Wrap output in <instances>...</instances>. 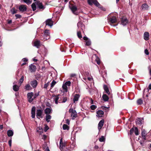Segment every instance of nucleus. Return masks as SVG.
<instances>
[{
	"label": "nucleus",
	"instance_id": "nucleus-63",
	"mask_svg": "<svg viewBox=\"0 0 151 151\" xmlns=\"http://www.w3.org/2000/svg\"><path fill=\"white\" fill-rule=\"evenodd\" d=\"M148 89L149 90L151 89V84H150L148 86Z\"/></svg>",
	"mask_w": 151,
	"mask_h": 151
},
{
	"label": "nucleus",
	"instance_id": "nucleus-56",
	"mask_svg": "<svg viewBox=\"0 0 151 151\" xmlns=\"http://www.w3.org/2000/svg\"><path fill=\"white\" fill-rule=\"evenodd\" d=\"M67 98L66 97H64L63 99V101L62 102L63 103H64L65 102H66V101H67Z\"/></svg>",
	"mask_w": 151,
	"mask_h": 151
},
{
	"label": "nucleus",
	"instance_id": "nucleus-36",
	"mask_svg": "<svg viewBox=\"0 0 151 151\" xmlns=\"http://www.w3.org/2000/svg\"><path fill=\"white\" fill-rule=\"evenodd\" d=\"M99 141L100 142H103L105 141V138L104 136H101L99 139Z\"/></svg>",
	"mask_w": 151,
	"mask_h": 151
},
{
	"label": "nucleus",
	"instance_id": "nucleus-51",
	"mask_svg": "<svg viewBox=\"0 0 151 151\" xmlns=\"http://www.w3.org/2000/svg\"><path fill=\"white\" fill-rule=\"evenodd\" d=\"M134 132V129L133 128H132L130 130L129 134L130 135H132Z\"/></svg>",
	"mask_w": 151,
	"mask_h": 151
},
{
	"label": "nucleus",
	"instance_id": "nucleus-59",
	"mask_svg": "<svg viewBox=\"0 0 151 151\" xmlns=\"http://www.w3.org/2000/svg\"><path fill=\"white\" fill-rule=\"evenodd\" d=\"M66 123L68 124H69L70 123V121L68 119H67L66 120Z\"/></svg>",
	"mask_w": 151,
	"mask_h": 151
},
{
	"label": "nucleus",
	"instance_id": "nucleus-9",
	"mask_svg": "<svg viewBox=\"0 0 151 151\" xmlns=\"http://www.w3.org/2000/svg\"><path fill=\"white\" fill-rule=\"evenodd\" d=\"M45 23L46 25H48L50 27L53 25V22L51 19H47L45 22Z\"/></svg>",
	"mask_w": 151,
	"mask_h": 151
},
{
	"label": "nucleus",
	"instance_id": "nucleus-6",
	"mask_svg": "<svg viewBox=\"0 0 151 151\" xmlns=\"http://www.w3.org/2000/svg\"><path fill=\"white\" fill-rule=\"evenodd\" d=\"M44 116L42 110L41 109H38L37 111L36 116H39L40 118H43Z\"/></svg>",
	"mask_w": 151,
	"mask_h": 151
},
{
	"label": "nucleus",
	"instance_id": "nucleus-43",
	"mask_svg": "<svg viewBox=\"0 0 151 151\" xmlns=\"http://www.w3.org/2000/svg\"><path fill=\"white\" fill-rule=\"evenodd\" d=\"M62 88L64 90L67 91V87L66 85L65 84V83L64 84H63L62 86Z\"/></svg>",
	"mask_w": 151,
	"mask_h": 151
},
{
	"label": "nucleus",
	"instance_id": "nucleus-39",
	"mask_svg": "<svg viewBox=\"0 0 151 151\" xmlns=\"http://www.w3.org/2000/svg\"><path fill=\"white\" fill-rule=\"evenodd\" d=\"M32 7L33 11L35 10L36 9V6L35 3H33L32 4Z\"/></svg>",
	"mask_w": 151,
	"mask_h": 151
},
{
	"label": "nucleus",
	"instance_id": "nucleus-19",
	"mask_svg": "<svg viewBox=\"0 0 151 151\" xmlns=\"http://www.w3.org/2000/svg\"><path fill=\"white\" fill-rule=\"evenodd\" d=\"M104 123V120H101L98 124V129L100 130L103 127Z\"/></svg>",
	"mask_w": 151,
	"mask_h": 151
},
{
	"label": "nucleus",
	"instance_id": "nucleus-11",
	"mask_svg": "<svg viewBox=\"0 0 151 151\" xmlns=\"http://www.w3.org/2000/svg\"><path fill=\"white\" fill-rule=\"evenodd\" d=\"M52 112V109L51 108H46L45 110V113L46 114H51Z\"/></svg>",
	"mask_w": 151,
	"mask_h": 151
},
{
	"label": "nucleus",
	"instance_id": "nucleus-3",
	"mask_svg": "<svg viewBox=\"0 0 151 151\" xmlns=\"http://www.w3.org/2000/svg\"><path fill=\"white\" fill-rule=\"evenodd\" d=\"M116 22L117 19L115 17L113 16L111 18L109 19V22L111 26L114 27H115L118 25V24L115 25H113L112 24L116 23Z\"/></svg>",
	"mask_w": 151,
	"mask_h": 151
},
{
	"label": "nucleus",
	"instance_id": "nucleus-5",
	"mask_svg": "<svg viewBox=\"0 0 151 151\" xmlns=\"http://www.w3.org/2000/svg\"><path fill=\"white\" fill-rule=\"evenodd\" d=\"M27 99L28 101L31 102L34 100L33 98V92L29 93L27 94Z\"/></svg>",
	"mask_w": 151,
	"mask_h": 151
},
{
	"label": "nucleus",
	"instance_id": "nucleus-53",
	"mask_svg": "<svg viewBox=\"0 0 151 151\" xmlns=\"http://www.w3.org/2000/svg\"><path fill=\"white\" fill-rule=\"evenodd\" d=\"M15 16L16 17V19L18 18H20L21 17V16L19 14H16Z\"/></svg>",
	"mask_w": 151,
	"mask_h": 151
},
{
	"label": "nucleus",
	"instance_id": "nucleus-57",
	"mask_svg": "<svg viewBox=\"0 0 151 151\" xmlns=\"http://www.w3.org/2000/svg\"><path fill=\"white\" fill-rule=\"evenodd\" d=\"M48 83H47L46 84H45V85H44V88H47V87L48 85Z\"/></svg>",
	"mask_w": 151,
	"mask_h": 151
},
{
	"label": "nucleus",
	"instance_id": "nucleus-52",
	"mask_svg": "<svg viewBox=\"0 0 151 151\" xmlns=\"http://www.w3.org/2000/svg\"><path fill=\"white\" fill-rule=\"evenodd\" d=\"M94 4L98 7H99L100 6V4L96 0L95 2L94 3Z\"/></svg>",
	"mask_w": 151,
	"mask_h": 151
},
{
	"label": "nucleus",
	"instance_id": "nucleus-35",
	"mask_svg": "<svg viewBox=\"0 0 151 151\" xmlns=\"http://www.w3.org/2000/svg\"><path fill=\"white\" fill-rule=\"evenodd\" d=\"M63 128L64 130L68 129H69V127L66 124H64L63 126Z\"/></svg>",
	"mask_w": 151,
	"mask_h": 151
},
{
	"label": "nucleus",
	"instance_id": "nucleus-20",
	"mask_svg": "<svg viewBox=\"0 0 151 151\" xmlns=\"http://www.w3.org/2000/svg\"><path fill=\"white\" fill-rule=\"evenodd\" d=\"M104 114V112L102 110H99L97 112V116H98L99 117H101L103 116Z\"/></svg>",
	"mask_w": 151,
	"mask_h": 151
},
{
	"label": "nucleus",
	"instance_id": "nucleus-47",
	"mask_svg": "<svg viewBox=\"0 0 151 151\" xmlns=\"http://www.w3.org/2000/svg\"><path fill=\"white\" fill-rule=\"evenodd\" d=\"M90 108L92 110H94L97 108V106L94 105H93L91 106Z\"/></svg>",
	"mask_w": 151,
	"mask_h": 151
},
{
	"label": "nucleus",
	"instance_id": "nucleus-1",
	"mask_svg": "<svg viewBox=\"0 0 151 151\" xmlns=\"http://www.w3.org/2000/svg\"><path fill=\"white\" fill-rule=\"evenodd\" d=\"M50 38V32L48 30L46 29L44 31V34L43 36L41 37V39L46 40Z\"/></svg>",
	"mask_w": 151,
	"mask_h": 151
},
{
	"label": "nucleus",
	"instance_id": "nucleus-34",
	"mask_svg": "<svg viewBox=\"0 0 151 151\" xmlns=\"http://www.w3.org/2000/svg\"><path fill=\"white\" fill-rule=\"evenodd\" d=\"M142 120L139 118H138L136 120V124L138 125H141L142 124Z\"/></svg>",
	"mask_w": 151,
	"mask_h": 151
},
{
	"label": "nucleus",
	"instance_id": "nucleus-12",
	"mask_svg": "<svg viewBox=\"0 0 151 151\" xmlns=\"http://www.w3.org/2000/svg\"><path fill=\"white\" fill-rule=\"evenodd\" d=\"M29 70L31 72H35L36 70V67L35 65L31 64L29 66Z\"/></svg>",
	"mask_w": 151,
	"mask_h": 151
},
{
	"label": "nucleus",
	"instance_id": "nucleus-45",
	"mask_svg": "<svg viewBox=\"0 0 151 151\" xmlns=\"http://www.w3.org/2000/svg\"><path fill=\"white\" fill-rule=\"evenodd\" d=\"M77 35L79 38L81 39L82 37L81 32L78 31L77 32Z\"/></svg>",
	"mask_w": 151,
	"mask_h": 151
},
{
	"label": "nucleus",
	"instance_id": "nucleus-4",
	"mask_svg": "<svg viewBox=\"0 0 151 151\" xmlns=\"http://www.w3.org/2000/svg\"><path fill=\"white\" fill-rule=\"evenodd\" d=\"M66 146V142H63V138H61L60 141V149L61 151H63Z\"/></svg>",
	"mask_w": 151,
	"mask_h": 151
},
{
	"label": "nucleus",
	"instance_id": "nucleus-41",
	"mask_svg": "<svg viewBox=\"0 0 151 151\" xmlns=\"http://www.w3.org/2000/svg\"><path fill=\"white\" fill-rule=\"evenodd\" d=\"M24 77L23 76H22L21 77L20 79L19 80V83L21 84L24 81Z\"/></svg>",
	"mask_w": 151,
	"mask_h": 151
},
{
	"label": "nucleus",
	"instance_id": "nucleus-54",
	"mask_svg": "<svg viewBox=\"0 0 151 151\" xmlns=\"http://www.w3.org/2000/svg\"><path fill=\"white\" fill-rule=\"evenodd\" d=\"M28 60L26 58H24L22 60V61L24 62H27Z\"/></svg>",
	"mask_w": 151,
	"mask_h": 151
},
{
	"label": "nucleus",
	"instance_id": "nucleus-15",
	"mask_svg": "<svg viewBox=\"0 0 151 151\" xmlns=\"http://www.w3.org/2000/svg\"><path fill=\"white\" fill-rule=\"evenodd\" d=\"M149 34L148 32H145L144 34V39L146 40H148L149 39Z\"/></svg>",
	"mask_w": 151,
	"mask_h": 151
},
{
	"label": "nucleus",
	"instance_id": "nucleus-49",
	"mask_svg": "<svg viewBox=\"0 0 151 151\" xmlns=\"http://www.w3.org/2000/svg\"><path fill=\"white\" fill-rule=\"evenodd\" d=\"M146 134L144 130H143L142 131V137H145L146 136Z\"/></svg>",
	"mask_w": 151,
	"mask_h": 151
},
{
	"label": "nucleus",
	"instance_id": "nucleus-2",
	"mask_svg": "<svg viewBox=\"0 0 151 151\" xmlns=\"http://www.w3.org/2000/svg\"><path fill=\"white\" fill-rule=\"evenodd\" d=\"M69 112L71 113V116L73 119H74L77 116V114L76 111L73 109H70Z\"/></svg>",
	"mask_w": 151,
	"mask_h": 151
},
{
	"label": "nucleus",
	"instance_id": "nucleus-14",
	"mask_svg": "<svg viewBox=\"0 0 151 151\" xmlns=\"http://www.w3.org/2000/svg\"><path fill=\"white\" fill-rule=\"evenodd\" d=\"M30 84L34 88L36 87L37 84V81L34 80L30 82Z\"/></svg>",
	"mask_w": 151,
	"mask_h": 151
},
{
	"label": "nucleus",
	"instance_id": "nucleus-31",
	"mask_svg": "<svg viewBox=\"0 0 151 151\" xmlns=\"http://www.w3.org/2000/svg\"><path fill=\"white\" fill-rule=\"evenodd\" d=\"M51 118V116L49 114H46V120L47 122H49Z\"/></svg>",
	"mask_w": 151,
	"mask_h": 151
},
{
	"label": "nucleus",
	"instance_id": "nucleus-62",
	"mask_svg": "<svg viewBox=\"0 0 151 151\" xmlns=\"http://www.w3.org/2000/svg\"><path fill=\"white\" fill-rule=\"evenodd\" d=\"M33 60L34 62H36L37 61V59L34 58L33 59Z\"/></svg>",
	"mask_w": 151,
	"mask_h": 151
},
{
	"label": "nucleus",
	"instance_id": "nucleus-61",
	"mask_svg": "<svg viewBox=\"0 0 151 151\" xmlns=\"http://www.w3.org/2000/svg\"><path fill=\"white\" fill-rule=\"evenodd\" d=\"M45 151H50V150L48 147H47Z\"/></svg>",
	"mask_w": 151,
	"mask_h": 151
},
{
	"label": "nucleus",
	"instance_id": "nucleus-44",
	"mask_svg": "<svg viewBox=\"0 0 151 151\" xmlns=\"http://www.w3.org/2000/svg\"><path fill=\"white\" fill-rule=\"evenodd\" d=\"M39 92H38L37 93H35L34 94H33V98L34 99L37 97V96L39 95Z\"/></svg>",
	"mask_w": 151,
	"mask_h": 151
},
{
	"label": "nucleus",
	"instance_id": "nucleus-28",
	"mask_svg": "<svg viewBox=\"0 0 151 151\" xmlns=\"http://www.w3.org/2000/svg\"><path fill=\"white\" fill-rule=\"evenodd\" d=\"M148 6L146 4H143L142 6V9L144 10H146L148 9Z\"/></svg>",
	"mask_w": 151,
	"mask_h": 151
},
{
	"label": "nucleus",
	"instance_id": "nucleus-55",
	"mask_svg": "<svg viewBox=\"0 0 151 151\" xmlns=\"http://www.w3.org/2000/svg\"><path fill=\"white\" fill-rule=\"evenodd\" d=\"M145 53L147 55H148L149 54L148 51L146 49L145 50Z\"/></svg>",
	"mask_w": 151,
	"mask_h": 151
},
{
	"label": "nucleus",
	"instance_id": "nucleus-48",
	"mask_svg": "<svg viewBox=\"0 0 151 151\" xmlns=\"http://www.w3.org/2000/svg\"><path fill=\"white\" fill-rule=\"evenodd\" d=\"M71 82L70 81H68L65 82V84L67 86H69L71 85Z\"/></svg>",
	"mask_w": 151,
	"mask_h": 151
},
{
	"label": "nucleus",
	"instance_id": "nucleus-58",
	"mask_svg": "<svg viewBox=\"0 0 151 151\" xmlns=\"http://www.w3.org/2000/svg\"><path fill=\"white\" fill-rule=\"evenodd\" d=\"M8 143L9 146L10 147H11L12 145V140L10 139V140H9V141Z\"/></svg>",
	"mask_w": 151,
	"mask_h": 151
},
{
	"label": "nucleus",
	"instance_id": "nucleus-40",
	"mask_svg": "<svg viewBox=\"0 0 151 151\" xmlns=\"http://www.w3.org/2000/svg\"><path fill=\"white\" fill-rule=\"evenodd\" d=\"M56 82L54 80H53L51 83V88H52L56 84Z\"/></svg>",
	"mask_w": 151,
	"mask_h": 151
},
{
	"label": "nucleus",
	"instance_id": "nucleus-25",
	"mask_svg": "<svg viewBox=\"0 0 151 151\" xmlns=\"http://www.w3.org/2000/svg\"><path fill=\"white\" fill-rule=\"evenodd\" d=\"M100 73L101 74V75L103 77H104V76H106V72L105 70L103 69L102 70H101L99 71Z\"/></svg>",
	"mask_w": 151,
	"mask_h": 151
},
{
	"label": "nucleus",
	"instance_id": "nucleus-17",
	"mask_svg": "<svg viewBox=\"0 0 151 151\" xmlns=\"http://www.w3.org/2000/svg\"><path fill=\"white\" fill-rule=\"evenodd\" d=\"M33 46L38 48L40 46V41L39 40H36L34 42Z\"/></svg>",
	"mask_w": 151,
	"mask_h": 151
},
{
	"label": "nucleus",
	"instance_id": "nucleus-16",
	"mask_svg": "<svg viewBox=\"0 0 151 151\" xmlns=\"http://www.w3.org/2000/svg\"><path fill=\"white\" fill-rule=\"evenodd\" d=\"M35 106H33L32 107L31 110V114H32V118H34L35 117Z\"/></svg>",
	"mask_w": 151,
	"mask_h": 151
},
{
	"label": "nucleus",
	"instance_id": "nucleus-23",
	"mask_svg": "<svg viewBox=\"0 0 151 151\" xmlns=\"http://www.w3.org/2000/svg\"><path fill=\"white\" fill-rule=\"evenodd\" d=\"M37 5L40 9H44L45 8L42 3L37 2Z\"/></svg>",
	"mask_w": 151,
	"mask_h": 151
},
{
	"label": "nucleus",
	"instance_id": "nucleus-37",
	"mask_svg": "<svg viewBox=\"0 0 151 151\" xmlns=\"http://www.w3.org/2000/svg\"><path fill=\"white\" fill-rule=\"evenodd\" d=\"M134 133L136 135H139V132L138 129L137 127H135Z\"/></svg>",
	"mask_w": 151,
	"mask_h": 151
},
{
	"label": "nucleus",
	"instance_id": "nucleus-32",
	"mask_svg": "<svg viewBox=\"0 0 151 151\" xmlns=\"http://www.w3.org/2000/svg\"><path fill=\"white\" fill-rule=\"evenodd\" d=\"M96 0H87L89 4L91 5L95 2Z\"/></svg>",
	"mask_w": 151,
	"mask_h": 151
},
{
	"label": "nucleus",
	"instance_id": "nucleus-21",
	"mask_svg": "<svg viewBox=\"0 0 151 151\" xmlns=\"http://www.w3.org/2000/svg\"><path fill=\"white\" fill-rule=\"evenodd\" d=\"M16 83V82H14V83L13 84L14 85L13 86V90L15 91H18L19 87L18 86L15 84Z\"/></svg>",
	"mask_w": 151,
	"mask_h": 151
},
{
	"label": "nucleus",
	"instance_id": "nucleus-13",
	"mask_svg": "<svg viewBox=\"0 0 151 151\" xmlns=\"http://www.w3.org/2000/svg\"><path fill=\"white\" fill-rule=\"evenodd\" d=\"M83 39L85 40V42H86V45L87 46H89L91 44V41L88 39V38L86 37H84L83 38Z\"/></svg>",
	"mask_w": 151,
	"mask_h": 151
},
{
	"label": "nucleus",
	"instance_id": "nucleus-46",
	"mask_svg": "<svg viewBox=\"0 0 151 151\" xmlns=\"http://www.w3.org/2000/svg\"><path fill=\"white\" fill-rule=\"evenodd\" d=\"M142 100L141 99H138L137 101V104L139 105L141 104H142Z\"/></svg>",
	"mask_w": 151,
	"mask_h": 151
},
{
	"label": "nucleus",
	"instance_id": "nucleus-7",
	"mask_svg": "<svg viewBox=\"0 0 151 151\" xmlns=\"http://www.w3.org/2000/svg\"><path fill=\"white\" fill-rule=\"evenodd\" d=\"M19 9L21 12H25L27 9V6L24 5H21L19 6Z\"/></svg>",
	"mask_w": 151,
	"mask_h": 151
},
{
	"label": "nucleus",
	"instance_id": "nucleus-27",
	"mask_svg": "<svg viewBox=\"0 0 151 151\" xmlns=\"http://www.w3.org/2000/svg\"><path fill=\"white\" fill-rule=\"evenodd\" d=\"M59 95L55 96H54V98L53 99L55 101V103L56 104H58V100H59Z\"/></svg>",
	"mask_w": 151,
	"mask_h": 151
},
{
	"label": "nucleus",
	"instance_id": "nucleus-42",
	"mask_svg": "<svg viewBox=\"0 0 151 151\" xmlns=\"http://www.w3.org/2000/svg\"><path fill=\"white\" fill-rule=\"evenodd\" d=\"M11 11L13 14H14L17 12V10H15L14 8L12 9Z\"/></svg>",
	"mask_w": 151,
	"mask_h": 151
},
{
	"label": "nucleus",
	"instance_id": "nucleus-30",
	"mask_svg": "<svg viewBox=\"0 0 151 151\" xmlns=\"http://www.w3.org/2000/svg\"><path fill=\"white\" fill-rule=\"evenodd\" d=\"M102 98L104 101H107L109 99L108 96L106 94H104L102 96Z\"/></svg>",
	"mask_w": 151,
	"mask_h": 151
},
{
	"label": "nucleus",
	"instance_id": "nucleus-29",
	"mask_svg": "<svg viewBox=\"0 0 151 151\" xmlns=\"http://www.w3.org/2000/svg\"><path fill=\"white\" fill-rule=\"evenodd\" d=\"M13 132L11 130H9L7 131V135L9 137H12L13 135Z\"/></svg>",
	"mask_w": 151,
	"mask_h": 151
},
{
	"label": "nucleus",
	"instance_id": "nucleus-50",
	"mask_svg": "<svg viewBox=\"0 0 151 151\" xmlns=\"http://www.w3.org/2000/svg\"><path fill=\"white\" fill-rule=\"evenodd\" d=\"M83 75L85 76H89L90 75V73L87 71L85 72L84 73Z\"/></svg>",
	"mask_w": 151,
	"mask_h": 151
},
{
	"label": "nucleus",
	"instance_id": "nucleus-24",
	"mask_svg": "<svg viewBox=\"0 0 151 151\" xmlns=\"http://www.w3.org/2000/svg\"><path fill=\"white\" fill-rule=\"evenodd\" d=\"M104 88L106 93L108 94L109 95L110 93L108 88L106 85H104Z\"/></svg>",
	"mask_w": 151,
	"mask_h": 151
},
{
	"label": "nucleus",
	"instance_id": "nucleus-60",
	"mask_svg": "<svg viewBox=\"0 0 151 151\" xmlns=\"http://www.w3.org/2000/svg\"><path fill=\"white\" fill-rule=\"evenodd\" d=\"M49 129L48 127L47 126L45 127V131L46 132Z\"/></svg>",
	"mask_w": 151,
	"mask_h": 151
},
{
	"label": "nucleus",
	"instance_id": "nucleus-26",
	"mask_svg": "<svg viewBox=\"0 0 151 151\" xmlns=\"http://www.w3.org/2000/svg\"><path fill=\"white\" fill-rule=\"evenodd\" d=\"M37 131L40 134H41L43 132V129L41 127H39L37 129Z\"/></svg>",
	"mask_w": 151,
	"mask_h": 151
},
{
	"label": "nucleus",
	"instance_id": "nucleus-22",
	"mask_svg": "<svg viewBox=\"0 0 151 151\" xmlns=\"http://www.w3.org/2000/svg\"><path fill=\"white\" fill-rule=\"evenodd\" d=\"M77 26L78 28H80L82 30H83L84 28V26L81 22H79L78 23Z\"/></svg>",
	"mask_w": 151,
	"mask_h": 151
},
{
	"label": "nucleus",
	"instance_id": "nucleus-38",
	"mask_svg": "<svg viewBox=\"0 0 151 151\" xmlns=\"http://www.w3.org/2000/svg\"><path fill=\"white\" fill-rule=\"evenodd\" d=\"M23 1L24 3L28 5L31 3V1L30 0H23Z\"/></svg>",
	"mask_w": 151,
	"mask_h": 151
},
{
	"label": "nucleus",
	"instance_id": "nucleus-33",
	"mask_svg": "<svg viewBox=\"0 0 151 151\" xmlns=\"http://www.w3.org/2000/svg\"><path fill=\"white\" fill-rule=\"evenodd\" d=\"M25 89L26 90H29L32 89V88L29 84H27L25 86Z\"/></svg>",
	"mask_w": 151,
	"mask_h": 151
},
{
	"label": "nucleus",
	"instance_id": "nucleus-18",
	"mask_svg": "<svg viewBox=\"0 0 151 151\" xmlns=\"http://www.w3.org/2000/svg\"><path fill=\"white\" fill-rule=\"evenodd\" d=\"M80 97V96L79 94H76L75 95L73 99V101L74 103H75L76 101H78L79 98Z\"/></svg>",
	"mask_w": 151,
	"mask_h": 151
},
{
	"label": "nucleus",
	"instance_id": "nucleus-8",
	"mask_svg": "<svg viewBox=\"0 0 151 151\" xmlns=\"http://www.w3.org/2000/svg\"><path fill=\"white\" fill-rule=\"evenodd\" d=\"M128 22V20L126 18L123 17L121 19V24L124 26L127 24Z\"/></svg>",
	"mask_w": 151,
	"mask_h": 151
},
{
	"label": "nucleus",
	"instance_id": "nucleus-64",
	"mask_svg": "<svg viewBox=\"0 0 151 151\" xmlns=\"http://www.w3.org/2000/svg\"><path fill=\"white\" fill-rule=\"evenodd\" d=\"M26 63H27L26 62H24V63L22 64L21 65L22 66L24 65H26Z\"/></svg>",
	"mask_w": 151,
	"mask_h": 151
},
{
	"label": "nucleus",
	"instance_id": "nucleus-10",
	"mask_svg": "<svg viewBox=\"0 0 151 151\" xmlns=\"http://www.w3.org/2000/svg\"><path fill=\"white\" fill-rule=\"evenodd\" d=\"M70 9L72 11L73 13L75 14H77V12H76L77 10V8L76 6L72 5L70 6Z\"/></svg>",
	"mask_w": 151,
	"mask_h": 151
}]
</instances>
